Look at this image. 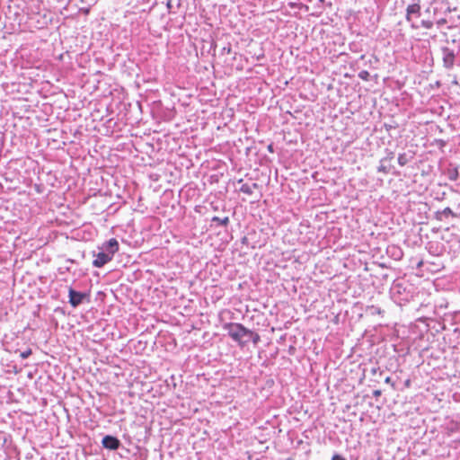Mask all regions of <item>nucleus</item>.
I'll return each instance as SVG.
<instances>
[{
    "label": "nucleus",
    "instance_id": "f257e3e1",
    "mask_svg": "<svg viewBox=\"0 0 460 460\" xmlns=\"http://www.w3.org/2000/svg\"><path fill=\"white\" fill-rule=\"evenodd\" d=\"M391 296L394 302L402 305L412 299V288L404 282L394 281L391 288Z\"/></svg>",
    "mask_w": 460,
    "mask_h": 460
},
{
    "label": "nucleus",
    "instance_id": "f03ea898",
    "mask_svg": "<svg viewBox=\"0 0 460 460\" xmlns=\"http://www.w3.org/2000/svg\"><path fill=\"white\" fill-rule=\"evenodd\" d=\"M223 329L227 331L228 335L240 345L243 346L248 340L243 341V338L252 334V331L247 329L242 323H225Z\"/></svg>",
    "mask_w": 460,
    "mask_h": 460
},
{
    "label": "nucleus",
    "instance_id": "7ed1b4c3",
    "mask_svg": "<svg viewBox=\"0 0 460 460\" xmlns=\"http://www.w3.org/2000/svg\"><path fill=\"white\" fill-rule=\"evenodd\" d=\"M440 50L442 54L443 66L447 70L453 69L457 53L447 46L441 47Z\"/></svg>",
    "mask_w": 460,
    "mask_h": 460
},
{
    "label": "nucleus",
    "instance_id": "20e7f679",
    "mask_svg": "<svg viewBox=\"0 0 460 460\" xmlns=\"http://www.w3.org/2000/svg\"><path fill=\"white\" fill-rule=\"evenodd\" d=\"M69 304L72 307L76 308L85 300L89 302V294L75 290L73 288H68Z\"/></svg>",
    "mask_w": 460,
    "mask_h": 460
},
{
    "label": "nucleus",
    "instance_id": "39448f33",
    "mask_svg": "<svg viewBox=\"0 0 460 460\" xmlns=\"http://www.w3.org/2000/svg\"><path fill=\"white\" fill-rule=\"evenodd\" d=\"M102 444L104 448L109 450H116L121 446L119 439L111 435L104 436Z\"/></svg>",
    "mask_w": 460,
    "mask_h": 460
},
{
    "label": "nucleus",
    "instance_id": "423d86ee",
    "mask_svg": "<svg viewBox=\"0 0 460 460\" xmlns=\"http://www.w3.org/2000/svg\"><path fill=\"white\" fill-rule=\"evenodd\" d=\"M93 256L95 257V259L93 261V265L95 268H102L106 263H108L109 261H111L112 260V258L102 250L101 252H99L98 253L93 252Z\"/></svg>",
    "mask_w": 460,
    "mask_h": 460
},
{
    "label": "nucleus",
    "instance_id": "0eeeda50",
    "mask_svg": "<svg viewBox=\"0 0 460 460\" xmlns=\"http://www.w3.org/2000/svg\"><path fill=\"white\" fill-rule=\"evenodd\" d=\"M119 246L118 241L115 238H111L105 242L101 249L113 258V255L119 251Z\"/></svg>",
    "mask_w": 460,
    "mask_h": 460
},
{
    "label": "nucleus",
    "instance_id": "6e6552de",
    "mask_svg": "<svg viewBox=\"0 0 460 460\" xmlns=\"http://www.w3.org/2000/svg\"><path fill=\"white\" fill-rule=\"evenodd\" d=\"M413 16L417 18L420 16V5L419 3L411 4L406 8V21L411 22Z\"/></svg>",
    "mask_w": 460,
    "mask_h": 460
},
{
    "label": "nucleus",
    "instance_id": "1a4fd4ad",
    "mask_svg": "<svg viewBox=\"0 0 460 460\" xmlns=\"http://www.w3.org/2000/svg\"><path fill=\"white\" fill-rule=\"evenodd\" d=\"M415 157V153L411 150H409L404 153H401L398 155V164L400 166H404L410 162L413 161Z\"/></svg>",
    "mask_w": 460,
    "mask_h": 460
},
{
    "label": "nucleus",
    "instance_id": "9d476101",
    "mask_svg": "<svg viewBox=\"0 0 460 460\" xmlns=\"http://www.w3.org/2000/svg\"><path fill=\"white\" fill-rule=\"evenodd\" d=\"M444 174L447 177L449 181H456L459 177V172L456 166L453 164H449V166L445 169Z\"/></svg>",
    "mask_w": 460,
    "mask_h": 460
},
{
    "label": "nucleus",
    "instance_id": "9b49d317",
    "mask_svg": "<svg viewBox=\"0 0 460 460\" xmlns=\"http://www.w3.org/2000/svg\"><path fill=\"white\" fill-rule=\"evenodd\" d=\"M450 216H452V217L456 216L450 208H446L443 210L438 211L436 213V218L440 221L443 220L444 218L450 217Z\"/></svg>",
    "mask_w": 460,
    "mask_h": 460
},
{
    "label": "nucleus",
    "instance_id": "f8f14e48",
    "mask_svg": "<svg viewBox=\"0 0 460 460\" xmlns=\"http://www.w3.org/2000/svg\"><path fill=\"white\" fill-rule=\"evenodd\" d=\"M259 185L257 183H244L241 186L240 191L247 195H252L253 193V190L257 189Z\"/></svg>",
    "mask_w": 460,
    "mask_h": 460
},
{
    "label": "nucleus",
    "instance_id": "ddd939ff",
    "mask_svg": "<svg viewBox=\"0 0 460 460\" xmlns=\"http://www.w3.org/2000/svg\"><path fill=\"white\" fill-rule=\"evenodd\" d=\"M211 226L213 224H216V226H226L229 224V217H225L223 218H220L218 217H213L211 219Z\"/></svg>",
    "mask_w": 460,
    "mask_h": 460
},
{
    "label": "nucleus",
    "instance_id": "4468645a",
    "mask_svg": "<svg viewBox=\"0 0 460 460\" xmlns=\"http://www.w3.org/2000/svg\"><path fill=\"white\" fill-rule=\"evenodd\" d=\"M379 166L377 167V172L387 174L391 171V166L387 165V162H383V158L380 159Z\"/></svg>",
    "mask_w": 460,
    "mask_h": 460
},
{
    "label": "nucleus",
    "instance_id": "2eb2a0df",
    "mask_svg": "<svg viewBox=\"0 0 460 460\" xmlns=\"http://www.w3.org/2000/svg\"><path fill=\"white\" fill-rule=\"evenodd\" d=\"M385 156L383 157V162H390L394 158V152L390 149H385Z\"/></svg>",
    "mask_w": 460,
    "mask_h": 460
},
{
    "label": "nucleus",
    "instance_id": "dca6fc26",
    "mask_svg": "<svg viewBox=\"0 0 460 460\" xmlns=\"http://www.w3.org/2000/svg\"><path fill=\"white\" fill-rule=\"evenodd\" d=\"M369 73L367 70H362L358 73V77L364 81L369 80Z\"/></svg>",
    "mask_w": 460,
    "mask_h": 460
},
{
    "label": "nucleus",
    "instance_id": "f3484780",
    "mask_svg": "<svg viewBox=\"0 0 460 460\" xmlns=\"http://www.w3.org/2000/svg\"><path fill=\"white\" fill-rule=\"evenodd\" d=\"M247 338H248V341L251 339L254 344H257L260 341V335L253 332H252V334L248 335Z\"/></svg>",
    "mask_w": 460,
    "mask_h": 460
},
{
    "label": "nucleus",
    "instance_id": "a211bd4d",
    "mask_svg": "<svg viewBox=\"0 0 460 460\" xmlns=\"http://www.w3.org/2000/svg\"><path fill=\"white\" fill-rule=\"evenodd\" d=\"M420 25L425 29H431L433 27V22L429 20H422Z\"/></svg>",
    "mask_w": 460,
    "mask_h": 460
},
{
    "label": "nucleus",
    "instance_id": "6ab92c4d",
    "mask_svg": "<svg viewBox=\"0 0 460 460\" xmlns=\"http://www.w3.org/2000/svg\"><path fill=\"white\" fill-rule=\"evenodd\" d=\"M31 353L32 350L31 349H27L26 350L20 353V357L24 359L29 358L31 355Z\"/></svg>",
    "mask_w": 460,
    "mask_h": 460
},
{
    "label": "nucleus",
    "instance_id": "aec40b11",
    "mask_svg": "<svg viewBox=\"0 0 460 460\" xmlns=\"http://www.w3.org/2000/svg\"><path fill=\"white\" fill-rule=\"evenodd\" d=\"M166 5H167V8H168V12H169L170 13H175V9H176V7H175L174 4L171 2V0H168V1H167Z\"/></svg>",
    "mask_w": 460,
    "mask_h": 460
},
{
    "label": "nucleus",
    "instance_id": "412c9836",
    "mask_svg": "<svg viewBox=\"0 0 460 460\" xmlns=\"http://www.w3.org/2000/svg\"><path fill=\"white\" fill-rule=\"evenodd\" d=\"M371 374L372 375H376V373L379 374V376H381L383 375V371L380 370L378 367H372L371 370H370Z\"/></svg>",
    "mask_w": 460,
    "mask_h": 460
},
{
    "label": "nucleus",
    "instance_id": "4be33fe9",
    "mask_svg": "<svg viewBox=\"0 0 460 460\" xmlns=\"http://www.w3.org/2000/svg\"><path fill=\"white\" fill-rule=\"evenodd\" d=\"M174 4L176 9H179L181 5V0H171Z\"/></svg>",
    "mask_w": 460,
    "mask_h": 460
},
{
    "label": "nucleus",
    "instance_id": "5701e85b",
    "mask_svg": "<svg viewBox=\"0 0 460 460\" xmlns=\"http://www.w3.org/2000/svg\"><path fill=\"white\" fill-rule=\"evenodd\" d=\"M332 460H346V459L343 456H341V455L335 454L332 457Z\"/></svg>",
    "mask_w": 460,
    "mask_h": 460
},
{
    "label": "nucleus",
    "instance_id": "b1692460",
    "mask_svg": "<svg viewBox=\"0 0 460 460\" xmlns=\"http://www.w3.org/2000/svg\"><path fill=\"white\" fill-rule=\"evenodd\" d=\"M447 23V20L442 18V19H439L438 21H437V25L439 27V26H442L443 24Z\"/></svg>",
    "mask_w": 460,
    "mask_h": 460
},
{
    "label": "nucleus",
    "instance_id": "393cba45",
    "mask_svg": "<svg viewBox=\"0 0 460 460\" xmlns=\"http://www.w3.org/2000/svg\"><path fill=\"white\" fill-rule=\"evenodd\" d=\"M402 251L401 250H397L396 252H394V256H396L398 259H400L402 257Z\"/></svg>",
    "mask_w": 460,
    "mask_h": 460
},
{
    "label": "nucleus",
    "instance_id": "a878e982",
    "mask_svg": "<svg viewBox=\"0 0 460 460\" xmlns=\"http://www.w3.org/2000/svg\"><path fill=\"white\" fill-rule=\"evenodd\" d=\"M380 394H381V391L380 390H375L373 392V395L376 396V397L379 396Z\"/></svg>",
    "mask_w": 460,
    "mask_h": 460
},
{
    "label": "nucleus",
    "instance_id": "bb28decb",
    "mask_svg": "<svg viewBox=\"0 0 460 460\" xmlns=\"http://www.w3.org/2000/svg\"><path fill=\"white\" fill-rule=\"evenodd\" d=\"M385 382L386 384H392V378H391L390 376H386V377L385 378Z\"/></svg>",
    "mask_w": 460,
    "mask_h": 460
},
{
    "label": "nucleus",
    "instance_id": "cd10ccee",
    "mask_svg": "<svg viewBox=\"0 0 460 460\" xmlns=\"http://www.w3.org/2000/svg\"><path fill=\"white\" fill-rule=\"evenodd\" d=\"M223 50L225 51H227V53H229L231 51V48L228 47L227 49L226 48H224Z\"/></svg>",
    "mask_w": 460,
    "mask_h": 460
},
{
    "label": "nucleus",
    "instance_id": "c85d7f7f",
    "mask_svg": "<svg viewBox=\"0 0 460 460\" xmlns=\"http://www.w3.org/2000/svg\"><path fill=\"white\" fill-rule=\"evenodd\" d=\"M268 150H269L270 152H273L272 145H270V146H268Z\"/></svg>",
    "mask_w": 460,
    "mask_h": 460
},
{
    "label": "nucleus",
    "instance_id": "c756f323",
    "mask_svg": "<svg viewBox=\"0 0 460 460\" xmlns=\"http://www.w3.org/2000/svg\"><path fill=\"white\" fill-rule=\"evenodd\" d=\"M411 28H414V29L419 28L418 26L414 25V23H413V22H411Z\"/></svg>",
    "mask_w": 460,
    "mask_h": 460
},
{
    "label": "nucleus",
    "instance_id": "7c9ffc66",
    "mask_svg": "<svg viewBox=\"0 0 460 460\" xmlns=\"http://www.w3.org/2000/svg\"><path fill=\"white\" fill-rule=\"evenodd\" d=\"M376 313L380 314L381 313V309L380 308H376Z\"/></svg>",
    "mask_w": 460,
    "mask_h": 460
},
{
    "label": "nucleus",
    "instance_id": "2f4dec72",
    "mask_svg": "<svg viewBox=\"0 0 460 460\" xmlns=\"http://www.w3.org/2000/svg\"><path fill=\"white\" fill-rule=\"evenodd\" d=\"M365 57H366L365 55H361L359 58H360V59H364V58H365Z\"/></svg>",
    "mask_w": 460,
    "mask_h": 460
},
{
    "label": "nucleus",
    "instance_id": "473e14b6",
    "mask_svg": "<svg viewBox=\"0 0 460 460\" xmlns=\"http://www.w3.org/2000/svg\"><path fill=\"white\" fill-rule=\"evenodd\" d=\"M246 240H247V238H246V237H243V243H245V242H246Z\"/></svg>",
    "mask_w": 460,
    "mask_h": 460
}]
</instances>
